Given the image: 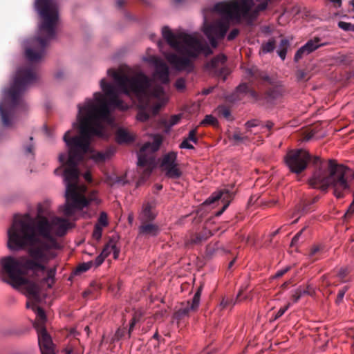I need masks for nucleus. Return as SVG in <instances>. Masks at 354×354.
<instances>
[{"instance_id":"39","label":"nucleus","mask_w":354,"mask_h":354,"mask_svg":"<svg viewBox=\"0 0 354 354\" xmlns=\"http://www.w3.org/2000/svg\"><path fill=\"white\" fill-rule=\"evenodd\" d=\"M185 79L183 77L178 78L175 82V87L178 91H183L185 88Z\"/></svg>"},{"instance_id":"22","label":"nucleus","mask_w":354,"mask_h":354,"mask_svg":"<svg viewBox=\"0 0 354 354\" xmlns=\"http://www.w3.org/2000/svg\"><path fill=\"white\" fill-rule=\"evenodd\" d=\"M249 74L252 78L251 81L261 80L263 82H270V79L267 73L263 71H261L257 68L250 69Z\"/></svg>"},{"instance_id":"51","label":"nucleus","mask_w":354,"mask_h":354,"mask_svg":"<svg viewBox=\"0 0 354 354\" xmlns=\"http://www.w3.org/2000/svg\"><path fill=\"white\" fill-rule=\"evenodd\" d=\"M105 258L106 257L100 253V254H99L93 261V264L94 263L95 267H98L104 262Z\"/></svg>"},{"instance_id":"54","label":"nucleus","mask_w":354,"mask_h":354,"mask_svg":"<svg viewBox=\"0 0 354 354\" xmlns=\"http://www.w3.org/2000/svg\"><path fill=\"white\" fill-rule=\"evenodd\" d=\"M189 140L188 139H185L180 145V148L181 149H194V146L189 142Z\"/></svg>"},{"instance_id":"7","label":"nucleus","mask_w":354,"mask_h":354,"mask_svg":"<svg viewBox=\"0 0 354 354\" xmlns=\"http://www.w3.org/2000/svg\"><path fill=\"white\" fill-rule=\"evenodd\" d=\"M107 75L114 79L122 93L130 97L133 96L138 101L139 111L136 116L138 120L147 121L151 118L148 111L149 88L151 86L149 77L143 73L129 76L120 73L113 68L108 69Z\"/></svg>"},{"instance_id":"56","label":"nucleus","mask_w":354,"mask_h":354,"mask_svg":"<svg viewBox=\"0 0 354 354\" xmlns=\"http://www.w3.org/2000/svg\"><path fill=\"white\" fill-rule=\"evenodd\" d=\"M230 305H232V300L230 299L223 298L221 302V306L223 308L227 307Z\"/></svg>"},{"instance_id":"33","label":"nucleus","mask_w":354,"mask_h":354,"mask_svg":"<svg viewBox=\"0 0 354 354\" xmlns=\"http://www.w3.org/2000/svg\"><path fill=\"white\" fill-rule=\"evenodd\" d=\"M217 119L212 115H207L205 118L201 122L202 125L209 124L215 126L217 124Z\"/></svg>"},{"instance_id":"42","label":"nucleus","mask_w":354,"mask_h":354,"mask_svg":"<svg viewBox=\"0 0 354 354\" xmlns=\"http://www.w3.org/2000/svg\"><path fill=\"white\" fill-rule=\"evenodd\" d=\"M298 290L299 291H301V294L302 297L304 295L312 296L315 292L314 289L310 285L307 286V287L305 288H302L301 287H299L298 288Z\"/></svg>"},{"instance_id":"55","label":"nucleus","mask_w":354,"mask_h":354,"mask_svg":"<svg viewBox=\"0 0 354 354\" xmlns=\"http://www.w3.org/2000/svg\"><path fill=\"white\" fill-rule=\"evenodd\" d=\"M302 297L301 294V291L298 290V288L295 290V293L292 295V300L293 302L297 303L300 298Z\"/></svg>"},{"instance_id":"36","label":"nucleus","mask_w":354,"mask_h":354,"mask_svg":"<svg viewBox=\"0 0 354 354\" xmlns=\"http://www.w3.org/2000/svg\"><path fill=\"white\" fill-rule=\"evenodd\" d=\"M102 227L99 224H95L93 232V237L99 241L102 237Z\"/></svg>"},{"instance_id":"34","label":"nucleus","mask_w":354,"mask_h":354,"mask_svg":"<svg viewBox=\"0 0 354 354\" xmlns=\"http://www.w3.org/2000/svg\"><path fill=\"white\" fill-rule=\"evenodd\" d=\"M96 224H99L100 226H102V227L108 225L109 222L106 213H105L104 212L100 213Z\"/></svg>"},{"instance_id":"3","label":"nucleus","mask_w":354,"mask_h":354,"mask_svg":"<svg viewBox=\"0 0 354 354\" xmlns=\"http://www.w3.org/2000/svg\"><path fill=\"white\" fill-rule=\"evenodd\" d=\"M284 159L290 171L297 174L304 171L311 162L315 171L309 180L310 186L324 192L332 187L337 198H343L344 192L349 189L348 177L352 175L354 178V172L348 167L337 164L333 160L325 162L319 156L312 157L303 149L289 151Z\"/></svg>"},{"instance_id":"53","label":"nucleus","mask_w":354,"mask_h":354,"mask_svg":"<svg viewBox=\"0 0 354 354\" xmlns=\"http://www.w3.org/2000/svg\"><path fill=\"white\" fill-rule=\"evenodd\" d=\"M239 34V30L237 28H234L230 31L229 35H227V40L232 41L235 39L237 35Z\"/></svg>"},{"instance_id":"38","label":"nucleus","mask_w":354,"mask_h":354,"mask_svg":"<svg viewBox=\"0 0 354 354\" xmlns=\"http://www.w3.org/2000/svg\"><path fill=\"white\" fill-rule=\"evenodd\" d=\"M349 272L350 270L348 268H341L337 272V277L341 279V281H345L344 279L346 277Z\"/></svg>"},{"instance_id":"11","label":"nucleus","mask_w":354,"mask_h":354,"mask_svg":"<svg viewBox=\"0 0 354 354\" xmlns=\"http://www.w3.org/2000/svg\"><path fill=\"white\" fill-rule=\"evenodd\" d=\"M177 153L171 151L165 154L161 162V167L165 176L169 178L177 179L182 176V171L176 163Z\"/></svg>"},{"instance_id":"49","label":"nucleus","mask_w":354,"mask_h":354,"mask_svg":"<svg viewBox=\"0 0 354 354\" xmlns=\"http://www.w3.org/2000/svg\"><path fill=\"white\" fill-rule=\"evenodd\" d=\"M247 93H248L255 100H262V95H260L257 91H255L254 89L251 88L250 87H249Z\"/></svg>"},{"instance_id":"60","label":"nucleus","mask_w":354,"mask_h":354,"mask_svg":"<svg viewBox=\"0 0 354 354\" xmlns=\"http://www.w3.org/2000/svg\"><path fill=\"white\" fill-rule=\"evenodd\" d=\"M214 89V86H211V87H209V88H204L202 91V94L204 95H207L211 93L213 91Z\"/></svg>"},{"instance_id":"16","label":"nucleus","mask_w":354,"mask_h":354,"mask_svg":"<svg viewBox=\"0 0 354 354\" xmlns=\"http://www.w3.org/2000/svg\"><path fill=\"white\" fill-rule=\"evenodd\" d=\"M321 39L319 37H315L313 39L308 40L304 46L299 48L296 52L294 57L295 62H297L304 56L309 55L319 47L324 46L320 43Z\"/></svg>"},{"instance_id":"50","label":"nucleus","mask_w":354,"mask_h":354,"mask_svg":"<svg viewBox=\"0 0 354 354\" xmlns=\"http://www.w3.org/2000/svg\"><path fill=\"white\" fill-rule=\"evenodd\" d=\"M352 24L351 23L340 21L338 22V27L345 31H350Z\"/></svg>"},{"instance_id":"21","label":"nucleus","mask_w":354,"mask_h":354,"mask_svg":"<svg viewBox=\"0 0 354 354\" xmlns=\"http://www.w3.org/2000/svg\"><path fill=\"white\" fill-rule=\"evenodd\" d=\"M115 140L118 144H127L133 142L135 138L128 131L120 128L115 133Z\"/></svg>"},{"instance_id":"23","label":"nucleus","mask_w":354,"mask_h":354,"mask_svg":"<svg viewBox=\"0 0 354 354\" xmlns=\"http://www.w3.org/2000/svg\"><path fill=\"white\" fill-rule=\"evenodd\" d=\"M113 154V151L111 149L105 152L98 151L94 153L91 158L96 162H104L106 159L110 158Z\"/></svg>"},{"instance_id":"31","label":"nucleus","mask_w":354,"mask_h":354,"mask_svg":"<svg viewBox=\"0 0 354 354\" xmlns=\"http://www.w3.org/2000/svg\"><path fill=\"white\" fill-rule=\"evenodd\" d=\"M275 48V41L273 39L269 40L268 42L263 44L261 49L264 53H271Z\"/></svg>"},{"instance_id":"57","label":"nucleus","mask_w":354,"mask_h":354,"mask_svg":"<svg viewBox=\"0 0 354 354\" xmlns=\"http://www.w3.org/2000/svg\"><path fill=\"white\" fill-rule=\"evenodd\" d=\"M290 270L289 267H286L284 269L278 270L277 273L275 274V277L279 278L282 277L283 274H285L288 270Z\"/></svg>"},{"instance_id":"59","label":"nucleus","mask_w":354,"mask_h":354,"mask_svg":"<svg viewBox=\"0 0 354 354\" xmlns=\"http://www.w3.org/2000/svg\"><path fill=\"white\" fill-rule=\"evenodd\" d=\"M116 243H117V240H115V247L113 248V250H112L113 252V258L114 259H118L119 253H120V248H118L117 247Z\"/></svg>"},{"instance_id":"15","label":"nucleus","mask_w":354,"mask_h":354,"mask_svg":"<svg viewBox=\"0 0 354 354\" xmlns=\"http://www.w3.org/2000/svg\"><path fill=\"white\" fill-rule=\"evenodd\" d=\"M151 62L155 66V75L162 84L169 82V67L162 59L156 57H151Z\"/></svg>"},{"instance_id":"18","label":"nucleus","mask_w":354,"mask_h":354,"mask_svg":"<svg viewBox=\"0 0 354 354\" xmlns=\"http://www.w3.org/2000/svg\"><path fill=\"white\" fill-rule=\"evenodd\" d=\"M283 95V88L281 86H272L268 88L262 94V100L270 104H274L280 100Z\"/></svg>"},{"instance_id":"17","label":"nucleus","mask_w":354,"mask_h":354,"mask_svg":"<svg viewBox=\"0 0 354 354\" xmlns=\"http://www.w3.org/2000/svg\"><path fill=\"white\" fill-rule=\"evenodd\" d=\"M50 223L51 225L50 234L56 241L59 243L55 235L57 236L65 235L69 227V222L65 218L55 217Z\"/></svg>"},{"instance_id":"48","label":"nucleus","mask_w":354,"mask_h":354,"mask_svg":"<svg viewBox=\"0 0 354 354\" xmlns=\"http://www.w3.org/2000/svg\"><path fill=\"white\" fill-rule=\"evenodd\" d=\"M196 134H197V129H192V131H189L187 139H188V140H189V141H192L194 143H197L198 138L196 137Z\"/></svg>"},{"instance_id":"61","label":"nucleus","mask_w":354,"mask_h":354,"mask_svg":"<svg viewBox=\"0 0 354 354\" xmlns=\"http://www.w3.org/2000/svg\"><path fill=\"white\" fill-rule=\"evenodd\" d=\"M115 183H119V184H121L122 185H125L127 183V181L124 180V177H117L116 178V180L115 181Z\"/></svg>"},{"instance_id":"62","label":"nucleus","mask_w":354,"mask_h":354,"mask_svg":"<svg viewBox=\"0 0 354 354\" xmlns=\"http://www.w3.org/2000/svg\"><path fill=\"white\" fill-rule=\"evenodd\" d=\"M331 3H333L334 7L339 8L342 5V0H328Z\"/></svg>"},{"instance_id":"40","label":"nucleus","mask_w":354,"mask_h":354,"mask_svg":"<svg viewBox=\"0 0 354 354\" xmlns=\"http://www.w3.org/2000/svg\"><path fill=\"white\" fill-rule=\"evenodd\" d=\"M348 287L346 286H344L340 290H339L338 294L337 296V299L335 301L336 304H339V303H341L342 301L344 295H345L346 292L348 290Z\"/></svg>"},{"instance_id":"58","label":"nucleus","mask_w":354,"mask_h":354,"mask_svg":"<svg viewBox=\"0 0 354 354\" xmlns=\"http://www.w3.org/2000/svg\"><path fill=\"white\" fill-rule=\"evenodd\" d=\"M136 323V318H133L131 319V323H130V325H129V328L128 330V336H129V337H130V336H131V332L133 331V330L134 328Z\"/></svg>"},{"instance_id":"41","label":"nucleus","mask_w":354,"mask_h":354,"mask_svg":"<svg viewBox=\"0 0 354 354\" xmlns=\"http://www.w3.org/2000/svg\"><path fill=\"white\" fill-rule=\"evenodd\" d=\"M92 266H93L92 261H89V262H86V263H83L77 267V271L80 272H86V271L88 270L92 267Z\"/></svg>"},{"instance_id":"10","label":"nucleus","mask_w":354,"mask_h":354,"mask_svg":"<svg viewBox=\"0 0 354 354\" xmlns=\"http://www.w3.org/2000/svg\"><path fill=\"white\" fill-rule=\"evenodd\" d=\"M162 142V138L160 135H156L153 137V142L145 143L138 153V165L145 167L149 163L151 158L148 156L147 153H153L157 151Z\"/></svg>"},{"instance_id":"43","label":"nucleus","mask_w":354,"mask_h":354,"mask_svg":"<svg viewBox=\"0 0 354 354\" xmlns=\"http://www.w3.org/2000/svg\"><path fill=\"white\" fill-rule=\"evenodd\" d=\"M305 229L306 228L304 227L293 236L290 243L291 247H296L297 245L299 239Z\"/></svg>"},{"instance_id":"20","label":"nucleus","mask_w":354,"mask_h":354,"mask_svg":"<svg viewBox=\"0 0 354 354\" xmlns=\"http://www.w3.org/2000/svg\"><path fill=\"white\" fill-rule=\"evenodd\" d=\"M156 216L153 211V207L149 203H147L143 206L142 213L140 215V221L141 223H151Z\"/></svg>"},{"instance_id":"25","label":"nucleus","mask_w":354,"mask_h":354,"mask_svg":"<svg viewBox=\"0 0 354 354\" xmlns=\"http://www.w3.org/2000/svg\"><path fill=\"white\" fill-rule=\"evenodd\" d=\"M211 236L212 233L210 231L204 230L198 234H195L192 239V242L194 244H198L207 240Z\"/></svg>"},{"instance_id":"24","label":"nucleus","mask_w":354,"mask_h":354,"mask_svg":"<svg viewBox=\"0 0 354 354\" xmlns=\"http://www.w3.org/2000/svg\"><path fill=\"white\" fill-rule=\"evenodd\" d=\"M290 46V41L287 39H282L278 47L277 54L282 60H284L286 56L288 48Z\"/></svg>"},{"instance_id":"30","label":"nucleus","mask_w":354,"mask_h":354,"mask_svg":"<svg viewBox=\"0 0 354 354\" xmlns=\"http://www.w3.org/2000/svg\"><path fill=\"white\" fill-rule=\"evenodd\" d=\"M296 78L298 82H307L310 78V75L308 72L304 70H297Z\"/></svg>"},{"instance_id":"12","label":"nucleus","mask_w":354,"mask_h":354,"mask_svg":"<svg viewBox=\"0 0 354 354\" xmlns=\"http://www.w3.org/2000/svg\"><path fill=\"white\" fill-rule=\"evenodd\" d=\"M227 57L224 55H218L207 64V68L217 77L225 81L230 72L225 66Z\"/></svg>"},{"instance_id":"28","label":"nucleus","mask_w":354,"mask_h":354,"mask_svg":"<svg viewBox=\"0 0 354 354\" xmlns=\"http://www.w3.org/2000/svg\"><path fill=\"white\" fill-rule=\"evenodd\" d=\"M313 205V203H310V198H306L302 201L301 204H300L299 207V211L304 214L310 212L312 210Z\"/></svg>"},{"instance_id":"32","label":"nucleus","mask_w":354,"mask_h":354,"mask_svg":"<svg viewBox=\"0 0 354 354\" xmlns=\"http://www.w3.org/2000/svg\"><path fill=\"white\" fill-rule=\"evenodd\" d=\"M218 112L219 115L223 117L227 120H230L231 112L229 108L225 106H220L218 107Z\"/></svg>"},{"instance_id":"14","label":"nucleus","mask_w":354,"mask_h":354,"mask_svg":"<svg viewBox=\"0 0 354 354\" xmlns=\"http://www.w3.org/2000/svg\"><path fill=\"white\" fill-rule=\"evenodd\" d=\"M202 289L203 286H200L195 292L192 301H188L185 307H182L175 312L174 317L176 319H181L184 317L188 315L190 311H196L198 309L200 304Z\"/></svg>"},{"instance_id":"4","label":"nucleus","mask_w":354,"mask_h":354,"mask_svg":"<svg viewBox=\"0 0 354 354\" xmlns=\"http://www.w3.org/2000/svg\"><path fill=\"white\" fill-rule=\"evenodd\" d=\"M27 246L29 247L28 253L30 259L26 257L19 259L11 256L2 257L0 259V273L5 275L2 276V281L13 288L24 286L28 297L39 303L41 301L40 288L37 283L28 281L25 275L29 270L46 271V264L57 257V252H52L36 242L26 243L20 250Z\"/></svg>"},{"instance_id":"13","label":"nucleus","mask_w":354,"mask_h":354,"mask_svg":"<svg viewBox=\"0 0 354 354\" xmlns=\"http://www.w3.org/2000/svg\"><path fill=\"white\" fill-rule=\"evenodd\" d=\"M234 192L232 191H230L229 189H223L218 191V192H214L209 196L205 202L207 205H210L214 203L217 201H221L223 203V206L222 209L218 212L216 215L220 216L223 214V212L227 209L229 206L231 201L234 197Z\"/></svg>"},{"instance_id":"5","label":"nucleus","mask_w":354,"mask_h":354,"mask_svg":"<svg viewBox=\"0 0 354 354\" xmlns=\"http://www.w3.org/2000/svg\"><path fill=\"white\" fill-rule=\"evenodd\" d=\"M48 201L39 204L37 218L28 214H15L10 227L8 229L7 245L10 250H18L26 243L36 242L52 252L62 248L50 234V223L46 216L49 215Z\"/></svg>"},{"instance_id":"37","label":"nucleus","mask_w":354,"mask_h":354,"mask_svg":"<svg viewBox=\"0 0 354 354\" xmlns=\"http://www.w3.org/2000/svg\"><path fill=\"white\" fill-rule=\"evenodd\" d=\"M127 333V330H126V328H119L115 333V335L113 338V341H118L120 339H121L122 338H123L125 335Z\"/></svg>"},{"instance_id":"6","label":"nucleus","mask_w":354,"mask_h":354,"mask_svg":"<svg viewBox=\"0 0 354 354\" xmlns=\"http://www.w3.org/2000/svg\"><path fill=\"white\" fill-rule=\"evenodd\" d=\"M162 34L167 44L182 56L174 53L165 54L166 59L177 71H192L193 64L191 57H196L201 53H212L206 43H203L197 37L185 33L174 34L169 27L162 28Z\"/></svg>"},{"instance_id":"44","label":"nucleus","mask_w":354,"mask_h":354,"mask_svg":"<svg viewBox=\"0 0 354 354\" xmlns=\"http://www.w3.org/2000/svg\"><path fill=\"white\" fill-rule=\"evenodd\" d=\"M259 121L257 119H253V120L246 122L245 124V126L247 129L246 133L250 132V128L257 127V126H259Z\"/></svg>"},{"instance_id":"52","label":"nucleus","mask_w":354,"mask_h":354,"mask_svg":"<svg viewBox=\"0 0 354 354\" xmlns=\"http://www.w3.org/2000/svg\"><path fill=\"white\" fill-rule=\"evenodd\" d=\"M249 87L250 86L247 84L243 83L236 87V91L239 93H247Z\"/></svg>"},{"instance_id":"27","label":"nucleus","mask_w":354,"mask_h":354,"mask_svg":"<svg viewBox=\"0 0 354 354\" xmlns=\"http://www.w3.org/2000/svg\"><path fill=\"white\" fill-rule=\"evenodd\" d=\"M232 138L236 142L241 143L250 140V137L248 134L242 133L240 131H235L232 136Z\"/></svg>"},{"instance_id":"45","label":"nucleus","mask_w":354,"mask_h":354,"mask_svg":"<svg viewBox=\"0 0 354 354\" xmlns=\"http://www.w3.org/2000/svg\"><path fill=\"white\" fill-rule=\"evenodd\" d=\"M160 109V104H156L152 106H151L149 104L148 105V111L150 113L151 117L156 116L158 113Z\"/></svg>"},{"instance_id":"47","label":"nucleus","mask_w":354,"mask_h":354,"mask_svg":"<svg viewBox=\"0 0 354 354\" xmlns=\"http://www.w3.org/2000/svg\"><path fill=\"white\" fill-rule=\"evenodd\" d=\"M181 119L180 115H174L171 117V118L169 120V126L173 127L176 124H177Z\"/></svg>"},{"instance_id":"19","label":"nucleus","mask_w":354,"mask_h":354,"mask_svg":"<svg viewBox=\"0 0 354 354\" xmlns=\"http://www.w3.org/2000/svg\"><path fill=\"white\" fill-rule=\"evenodd\" d=\"M139 234L145 237L156 236L160 232L158 225L151 223H141L138 228Z\"/></svg>"},{"instance_id":"46","label":"nucleus","mask_w":354,"mask_h":354,"mask_svg":"<svg viewBox=\"0 0 354 354\" xmlns=\"http://www.w3.org/2000/svg\"><path fill=\"white\" fill-rule=\"evenodd\" d=\"M289 306H290V304H288L286 306L281 308L278 310L277 314L275 315L274 317L272 319V321H275L277 319H279V317H281L286 313V311L288 309Z\"/></svg>"},{"instance_id":"63","label":"nucleus","mask_w":354,"mask_h":354,"mask_svg":"<svg viewBox=\"0 0 354 354\" xmlns=\"http://www.w3.org/2000/svg\"><path fill=\"white\" fill-rule=\"evenodd\" d=\"M115 3L117 8L120 9L122 8V7L124 6L126 1L125 0H117Z\"/></svg>"},{"instance_id":"35","label":"nucleus","mask_w":354,"mask_h":354,"mask_svg":"<svg viewBox=\"0 0 354 354\" xmlns=\"http://www.w3.org/2000/svg\"><path fill=\"white\" fill-rule=\"evenodd\" d=\"M29 140H30L29 143L26 144L24 147V151H25L26 155L30 154L32 156H34V153H33L34 145L32 143L33 138L32 137H30Z\"/></svg>"},{"instance_id":"8","label":"nucleus","mask_w":354,"mask_h":354,"mask_svg":"<svg viewBox=\"0 0 354 354\" xmlns=\"http://www.w3.org/2000/svg\"><path fill=\"white\" fill-rule=\"evenodd\" d=\"M26 307L31 308L37 315L33 326L37 333L38 344L41 354H55V344L44 326L46 320L44 310L37 304H31L30 302H27Z\"/></svg>"},{"instance_id":"1","label":"nucleus","mask_w":354,"mask_h":354,"mask_svg":"<svg viewBox=\"0 0 354 354\" xmlns=\"http://www.w3.org/2000/svg\"><path fill=\"white\" fill-rule=\"evenodd\" d=\"M100 84L104 95L95 92L93 100L87 98L84 104H77V120L73 123V127L79 129L80 135L72 136V130H68L63 137L68 154H59V160L62 166H66L63 174L66 185L64 214L66 216H72L76 209H82L91 202L99 203L96 192H92L88 197L85 196L86 187L79 185L77 165L89 150L91 138L102 135V122L111 121V107L121 110L128 109V106L119 97L118 88L113 84L106 82L105 78L100 80ZM54 172L58 175L62 169L57 168Z\"/></svg>"},{"instance_id":"64","label":"nucleus","mask_w":354,"mask_h":354,"mask_svg":"<svg viewBox=\"0 0 354 354\" xmlns=\"http://www.w3.org/2000/svg\"><path fill=\"white\" fill-rule=\"evenodd\" d=\"M91 293L92 291L91 290H86L82 292V297L83 298L86 299Z\"/></svg>"},{"instance_id":"26","label":"nucleus","mask_w":354,"mask_h":354,"mask_svg":"<svg viewBox=\"0 0 354 354\" xmlns=\"http://www.w3.org/2000/svg\"><path fill=\"white\" fill-rule=\"evenodd\" d=\"M116 239L114 236H112L109 239L108 243L104 245L101 254L104 257H107L111 251H113V248L115 247V242Z\"/></svg>"},{"instance_id":"2","label":"nucleus","mask_w":354,"mask_h":354,"mask_svg":"<svg viewBox=\"0 0 354 354\" xmlns=\"http://www.w3.org/2000/svg\"><path fill=\"white\" fill-rule=\"evenodd\" d=\"M34 8L40 20L37 35L28 39L25 46V56L29 63L19 67L11 86L5 91V100L0 104V116L4 127H10L15 110L24 105L22 93L37 79L36 63L45 55L46 49L55 39L59 23L57 0H35Z\"/></svg>"},{"instance_id":"9","label":"nucleus","mask_w":354,"mask_h":354,"mask_svg":"<svg viewBox=\"0 0 354 354\" xmlns=\"http://www.w3.org/2000/svg\"><path fill=\"white\" fill-rule=\"evenodd\" d=\"M228 29L229 24L227 22L217 21L207 25L204 28V33L208 38L211 46L213 48H216L218 40L224 38Z\"/></svg>"},{"instance_id":"29","label":"nucleus","mask_w":354,"mask_h":354,"mask_svg":"<svg viewBox=\"0 0 354 354\" xmlns=\"http://www.w3.org/2000/svg\"><path fill=\"white\" fill-rule=\"evenodd\" d=\"M322 251H323V248L321 245H313L310 249L309 254H308L309 257L310 259H312V261H316L317 259V258L314 259V257H315L317 254H321L322 252Z\"/></svg>"}]
</instances>
